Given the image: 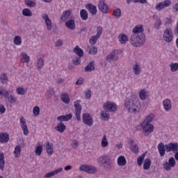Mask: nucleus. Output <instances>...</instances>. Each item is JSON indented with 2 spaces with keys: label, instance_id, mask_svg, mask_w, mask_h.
<instances>
[{
  "label": "nucleus",
  "instance_id": "nucleus-1",
  "mask_svg": "<svg viewBox=\"0 0 178 178\" xmlns=\"http://www.w3.org/2000/svg\"><path fill=\"white\" fill-rule=\"evenodd\" d=\"M124 106L130 113L140 112V100L136 95H131L126 99Z\"/></svg>",
  "mask_w": 178,
  "mask_h": 178
},
{
  "label": "nucleus",
  "instance_id": "nucleus-2",
  "mask_svg": "<svg viewBox=\"0 0 178 178\" xmlns=\"http://www.w3.org/2000/svg\"><path fill=\"white\" fill-rule=\"evenodd\" d=\"M98 165L101 168H104L105 170H112L113 168V162L112 159L108 154H104L100 156L97 161Z\"/></svg>",
  "mask_w": 178,
  "mask_h": 178
},
{
  "label": "nucleus",
  "instance_id": "nucleus-3",
  "mask_svg": "<svg viewBox=\"0 0 178 178\" xmlns=\"http://www.w3.org/2000/svg\"><path fill=\"white\" fill-rule=\"evenodd\" d=\"M129 42L131 45L136 48L143 47V44H145V34H133L129 39Z\"/></svg>",
  "mask_w": 178,
  "mask_h": 178
},
{
  "label": "nucleus",
  "instance_id": "nucleus-4",
  "mask_svg": "<svg viewBox=\"0 0 178 178\" xmlns=\"http://www.w3.org/2000/svg\"><path fill=\"white\" fill-rule=\"evenodd\" d=\"M79 170H81V172H86V173H89L90 175H94L98 172L96 167L87 164L81 165L79 167Z\"/></svg>",
  "mask_w": 178,
  "mask_h": 178
},
{
  "label": "nucleus",
  "instance_id": "nucleus-5",
  "mask_svg": "<svg viewBox=\"0 0 178 178\" xmlns=\"http://www.w3.org/2000/svg\"><path fill=\"white\" fill-rule=\"evenodd\" d=\"M97 34L96 35L91 36L89 39V42L91 44V45H95L97 44V41L101 38V35H102V32L104 31V29L101 26H99L97 27Z\"/></svg>",
  "mask_w": 178,
  "mask_h": 178
},
{
  "label": "nucleus",
  "instance_id": "nucleus-6",
  "mask_svg": "<svg viewBox=\"0 0 178 178\" xmlns=\"http://www.w3.org/2000/svg\"><path fill=\"white\" fill-rule=\"evenodd\" d=\"M140 126L143 130L144 136L148 137L151 133H154V130H155V127L152 124H145L141 123Z\"/></svg>",
  "mask_w": 178,
  "mask_h": 178
},
{
  "label": "nucleus",
  "instance_id": "nucleus-7",
  "mask_svg": "<svg viewBox=\"0 0 178 178\" xmlns=\"http://www.w3.org/2000/svg\"><path fill=\"white\" fill-rule=\"evenodd\" d=\"M80 102L81 101L76 100L74 102V109H75V116L77 122H80L81 120V105H80Z\"/></svg>",
  "mask_w": 178,
  "mask_h": 178
},
{
  "label": "nucleus",
  "instance_id": "nucleus-8",
  "mask_svg": "<svg viewBox=\"0 0 178 178\" xmlns=\"http://www.w3.org/2000/svg\"><path fill=\"white\" fill-rule=\"evenodd\" d=\"M172 5V1L171 0H165L163 1H161L156 4L155 9L156 10H163V9H166V8H169Z\"/></svg>",
  "mask_w": 178,
  "mask_h": 178
},
{
  "label": "nucleus",
  "instance_id": "nucleus-9",
  "mask_svg": "<svg viewBox=\"0 0 178 178\" xmlns=\"http://www.w3.org/2000/svg\"><path fill=\"white\" fill-rule=\"evenodd\" d=\"M106 60L108 62H116L119 60V50H113L108 55L106 56Z\"/></svg>",
  "mask_w": 178,
  "mask_h": 178
},
{
  "label": "nucleus",
  "instance_id": "nucleus-10",
  "mask_svg": "<svg viewBox=\"0 0 178 178\" xmlns=\"http://www.w3.org/2000/svg\"><path fill=\"white\" fill-rule=\"evenodd\" d=\"M104 109L107 112H116L118 111V105L112 102H107L104 106Z\"/></svg>",
  "mask_w": 178,
  "mask_h": 178
},
{
  "label": "nucleus",
  "instance_id": "nucleus-11",
  "mask_svg": "<svg viewBox=\"0 0 178 178\" xmlns=\"http://www.w3.org/2000/svg\"><path fill=\"white\" fill-rule=\"evenodd\" d=\"M163 166L165 170H170L172 168H175L176 166V160L175 158L170 157L168 160V162L166 161L163 163Z\"/></svg>",
  "mask_w": 178,
  "mask_h": 178
},
{
  "label": "nucleus",
  "instance_id": "nucleus-12",
  "mask_svg": "<svg viewBox=\"0 0 178 178\" xmlns=\"http://www.w3.org/2000/svg\"><path fill=\"white\" fill-rule=\"evenodd\" d=\"M163 40L166 42H172L173 40V32L172 31V29H167L164 31Z\"/></svg>",
  "mask_w": 178,
  "mask_h": 178
},
{
  "label": "nucleus",
  "instance_id": "nucleus-13",
  "mask_svg": "<svg viewBox=\"0 0 178 178\" xmlns=\"http://www.w3.org/2000/svg\"><path fill=\"white\" fill-rule=\"evenodd\" d=\"M83 122L86 126L91 127L94 124V120L90 113H84L83 114Z\"/></svg>",
  "mask_w": 178,
  "mask_h": 178
},
{
  "label": "nucleus",
  "instance_id": "nucleus-14",
  "mask_svg": "<svg viewBox=\"0 0 178 178\" xmlns=\"http://www.w3.org/2000/svg\"><path fill=\"white\" fill-rule=\"evenodd\" d=\"M166 152H177L178 151V143H170L165 145Z\"/></svg>",
  "mask_w": 178,
  "mask_h": 178
},
{
  "label": "nucleus",
  "instance_id": "nucleus-15",
  "mask_svg": "<svg viewBox=\"0 0 178 178\" xmlns=\"http://www.w3.org/2000/svg\"><path fill=\"white\" fill-rule=\"evenodd\" d=\"M98 8L100 11H102V13H108L109 12V7H108V5L106 3H105V1L100 0L98 4Z\"/></svg>",
  "mask_w": 178,
  "mask_h": 178
},
{
  "label": "nucleus",
  "instance_id": "nucleus-16",
  "mask_svg": "<svg viewBox=\"0 0 178 178\" xmlns=\"http://www.w3.org/2000/svg\"><path fill=\"white\" fill-rule=\"evenodd\" d=\"M19 122L21 124V128L23 130L24 136H29V127H27V124L26 123V119H24V117H21L19 118Z\"/></svg>",
  "mask_w": 178,
  "mask_h": 178
},
{
  "label": "nucleus",
  "instance_id": "nucleus-17",
  "mask_svg": "<svg viewBox=\"0 0 178 178\" xmlns=\"http://www.w3.org/2000/svg\"><path fill=\"white\" fill-rule=\"evenodd\" d=\"M42 18L43 20H44L47 26V30H52V22H51V19H49V17H48V15L47 13L42 15Z\"/></svg>",
  "mask_w": 178,
  "mask_h": 178
},
{
  "label": "nucleus",
  "instance_id": "nucleus-18",
  "mask_svg": "<svg viewBox=\"0 0 178 178\" xmlns=\"http://www.w3.org/2000/svg\"><path fill=\"white\" fill-rule=\"evenodd\" d=\"M86 9L91 13L92 16H95L97 15V6L92 4V3H88L86 5Z\"/></svg>",
  "mask_w": 178,
  "mask_h": 178
},
{
  "label": "nucleus",
  "instance_id": "nucleus-19",
  "mask_svg": "<svg viewBox=\"0 0 178 178\" xmlns=\"http://www.w3.org/2000/svg\"><path fill=\"white\" fill-rule=\"evenodd\" d=\"M73 118V114L70 113L65 115H60L57 118L58 122H69Z\"/></svg>",
  "mask_w": 178,
  "mask_h": 178
},
{
  "label": "nucleus",
  "instance_id": "nucleus-20",
  "mask_svg": "<svg viewBox=\"0 0 178 178\" xmlns=\"http://www.w3.org/2000/svg\"><path fill=\"white\" fill-rule=\"evenodd\" d=\"M63 168H59L54 171L47 173L46 175H44V177L45 178L54 177V176L60 173V172H63Z\"/></svg>",
  "mask_w": 178,
  "mask_h": 178
},
{
  "label": "nucleus",
  "instance_id": "nucleus-21",
  "mask_svg": "<svg viewBox=\"0 0 178 178\" xmlns=\"http://www.w3.org/2000/svg\"><path fill=\"white\" fill-rule=\"evenodd\" d=\"M163 108L166 112H169L172 109V102L169 99H165L163 102Z\"/></svg>",
  "mask_w": 178,
  "mask_h": 178
},
{
  "label": "nucleus",
  "instance_id": "nucleus-22",
  "mask_svg": "<svg viewBox=\"0 0 178 178\" xmlns=\"http://www.w3.org/2000/svg\"><path fill=\"white\" fill-rule=\"evenodd\" d=\"M5 98L10 102V104H15V102H17V97L9 95V92L7 90V93L4 95Z\"/></svg>",
  "mask_w": 178,
  "mask_h": 178
},
{
  "label": "nucleus",
  "instance_id": "nucleus-23",
  "mask_svg": "<svg viewBox=\"0 0 178 178\" xmlns=\"http://www.w3.org/2000/svg\"><path fill=\"white\" fill-rule=\"evenodd\" d=\"M157 148L159 149L160 156H165V154L166 152V149L165 148H166V145H165L163 143H160L158 145Z\"/></svg>",
  "mask_w": 178,
  "mask_h": 178
},
{
  "label": "nucleus",
  "instance_id": "nucleus-24",
  "mask_svg": "<svg viewBox=\"0 0 178 178\" xmlns=\"http://www.w3.org/2000/svg\"><path fill=\"white\" fill-rule=\"evenodd\" d=\"M143 25H137L136 26L133 30H132V33H134V34H136V35L138 34H144V29L143 28Z\"/></svg>",
  "mask_w": 178,
  "mask_h": 178
},
{
  "label": "nucleus",
  "instance_id": "nucleus-25",
  "mask_svg": "<svg viewBox=\"0 0 178 178\" xmlns=\"http://www.w3.org/2000/svg\"><path fill=\"white\" fill-rule=\"evenodd\" d=\"M9 141V134L1 133L0 134V143L1 144H6Z\"/></svg>",
  "mask_w": 178,
  "mask_h": 178
},
{
  "label": "nucleus",
  "instance_id": "nucleus-26",
  "mask_svg": "<svg viewBox=\"0 0 178 178\" xmlns=\"http://www.w3.org/2000/svg\"><path fill=\"white\" fill-rule=\"evenodd\" d=\"M55 130L59 133H63L66 130V125L62 122H60L56 127H55Z\"/></svg>",
  "mask_w": 178,
  "mask_h": 178
},
{
  "label": "nucleus",
  "instance_id": "nucleus-27",
  "mask_svg": "<svg viewBox=\"0 0 178 178\" xmlns=\"http://www.w3.org/2000/svg\"><path fill=\"white\" fill-rule=\"evenodd\" d=\"M46 149L49 156H51L54 154V144L47 143Z\"/></svg>",
  "mask_w": 178,
  "mask_h": 178
},
{
  "label": "nucleus",
  "instance_id": "nucleus-28",
  "mask_svg": "<svg viewBox=\"0 0 178 178\" xmlns=\"http://www.w3.org/2000/svg\"><path fill=\"white\" fill-rule=\"evenodd\" d=\"M65 26L70 29V30H74V29H76V22H74V19H70L66 22Z\"/></svg>",
  "mask_w": 178,
  "mask_h": 178
},
{
  "label": "nucleus",
  "instance_id": "nucleus-29",
  "mask_svg": "<svg viewBox=\"0 0 178 178\" xmlns=\"http://www.w3.org/2000/svg\"><path fill=\"white\" fill-rule=\"evenodd\" d=\"M118 40L120 44H126L129 41V37L126 34L121 33L118 36Z\"/></svg>",
  "mask_w": 178,
  "mask_h": 178
},
{
  "label": "nucleus",
  "instance_id": "nucleus-30",
  "mask_svg": "<svg viewBox=\"0 0 178 178\" xmlns=\"http://www.w3.org/2000/svg\"><path fill=\"white\" fill-rule=\"evenodd\" d=\"M133 72L134 74L138 76V74H141V67L138 63H136L133 65Z\"/></svg>",
  "mask_w": 178,
  "mask_h": 178
},
{
  "label": "nucleus",
  "instance_id": "nucleus-31",
  "mask_svg": "<svg viewBox=\"0 0 178 178\" xmlns=\"http://www.w3.org/2000/svg\"><path fill=\"white\" fill-rule=\"evenodd\" d=\"M126 158L124 156H120L118 159V165L119 166H126Z\"/></svg>",
  "mask_w": 178,
  "mask_h": 178
},
{
  "label": "nucleus",
  "instance_id": "nucleus-32",
  "mask_svg": "<svg viewBox=\"0 0 178 178\" xmlns=\"http://www.w3.org/2000/svg\"><path fill=\"white\" fill-rule=\"evenodd\" d=\"M80 17L82 20H88V12L86 10L82 9L80 11Z\"/></svg>",
  "mask_w": 178,
  "mask_h": 178
},
{
  "label": "nucleus",
  "instance_id": "nucleus-33",
  "mask_svg": "<svg viewBox=\"0 0 178 178\" xmlns=\"http://www.w3.org/2000/svg\"><path fill=\"white\" fill-rule=\"evenodd\" d=\"M95 70V66L94 65V61L90 62L86 67L85 72H92Z\"/></svg>",
  "mask_w": 178,
  "mask_h": 178
},
{
  "label": "nucleus",
  "instance_id": "nucleus-34",
  "mask_svg": "<svg viewBox=\"0 0 178 178\" xmlns=\"http://www.w3.org/2000/svg\"><path fill=\"white\" fill-rule=\"evenodd\" d=\"M74 52H75V54L80 58L84 55V51H83V49H81L79 46L75 47Z\"/></svg>",
  "mask_w": 178,
  "mask_h": 178
},
{
  "label": "nucleus",
  "instance_id": "nucleus-35",
  "mask_svg": "<svg viewBox=\"0 0 178 178\" xmlns=\"http://www.w3.org/2000/svg\"><path fill=\"white\" fill-rule=\"evenodd\" d=\"M60 98L61 101H63V102H65V104L70 103V99L69 98V95H67V93L62 94Z\"/></svg>",
  "mask_w": 178,
  "mask_h": 178
},
{
  "label": "nucleus",
  "instance_id": "nucleus-36",
  "mask_svg": "<svg viewBox=\"0 0 178 178\" xmlns=\"http://www.w3.org/2000/svg\"><path fill=\"white\" fill-rule=\"evenodd\" d=\"M139 98L142 101H145V99H147V91H145V90L142 89L139 91Z\"/></svg>",
  "mask_w": 178,
  "mask_h": 178
},
{
  "label": "nucleus",
  "instance_id": "nucleus-37",
  "mask_svg": "<svg viewBox=\"0 0 178 178\" xmlns=\"http://www.w3.org/2000/svg\"><path fill=\"white\" fill-rule=\"evenodd\" d=\"M5 168V154L0 153V169L2 170Z\"/></svg>",
  "mask_w": 178,
  "mask_h": 178
},
{
  "label": "nucleus",
  "instance_id": "nucleus-38",
  "mask_svg": "<svg viewBox=\"0 0 178 178\" xmlns=\"http://www.w3.org/2000/svg\"><path fill=\"white\" fill-rule=\"evenodd\" d=\"M151 168V159H146L143 163V169L144 170H148Z\"/></svg>",
  "mask_w": 178,
  "mask_h": 178
},
{
  "label": "nucleus",
  "instance_id": "nucleus-39",
  "mask_svg": "<svg viewBox=\"0 0 178 178\" xmlns=\"http://www.w3.org/2000/svg\"><path fill=\"white\" fill-rule=\"evenodd\" d=\"M22 63H29L30 62V56L26 53L22 54Z\"/></svg>",
  "mask_w": 178,
  "mask_h": 178
},
{
  "label": "nucleus",
  "instance_id": "nucleus-40",
  "mask_svg": "<svg viewBox=\"0 0 178 178\" xmlns=\"http://www.w3.org/2000/svg\"><path fill=\"white\" fill-rule=\"evenodd\" d=\"M21 152H22V146L20 145L16 146L14 151L15 158H19V156H20Z\"/></svg>",
  "mask_w": 178,
  "mask_h": 178
},
{
  "label": "nucleus",
  "instance_id": "nucleus-41",
  "mask_svg": "<svg viewBox=\"0 0 178 178\" xmlns=\"http://www.w3.org/2000/svg\"><path fill=\"white\" fill-rule=\"evenodd\" d=\"M154 120V114H149L142 123L151 124V122Z\"/></svg>",
  "mask_w": 178,
  "mask_h": 178
},
{
  "label": "nucleus",
  "instance_id": "nucleus-42",
  "mask_svg": "<svg viewBox=\"0 0 178 178\" xmlns=\"http://www.w3.org/2000/svg\"><path fill=\"white\" fill-rule=\"evenodd\" d=\"M44 59H42V58H40L39 59H38L36 63V67H38V69H42V67H44Z\"/></svg>",
  "mask_w": 178,
  "mask_h": 178
},
{
  "label": "nucleus",
  "instance_id": "nucleus-43",
  "mask_svg": "<svg viewBox=\"0 0 178 178\" xmlns=\"http://www.w3.org/2000/svg\"><path fill=\"white\" fill-rule=\"evenodd\" d=\"M70 13H71L70 10L64 11L60 17L61 20H63V22H65V20H66V19H67V17L70 16Z\"/></svg>",
  "mask_w": 178,
  "mask_h": 178
},
{
  "label": "nucleus",
  "instance_id": "nucleus-44",
  "mask_svg": "<svg viewBox=\"0 0 178 178\" xmlns=\"http://www.w3.org/2000/svg\"><path fill=\"white\" fill-rule=\"evenodd\" d=\"M0 81L2 84H6V83H8V76H6V74L3 73L0 75Z\"/></svg>",
  "mask_w": 178,
  "mask_h": 178
},
{
  "label": "nucleus",
  "instance_id": "nucleus-45",
  "mask_svg": "<svg viewBox=\"0 0 178 178\" xmlns=\"http://www.w3.org/2000/svg\"><path fill=\"white\" fill-rule=\"evenodd\" d=\"M102 147L103 148H105L109 145V143H108V140L106 139V135H104L103 138L102 139V143H101Z\"/></svg>",
  "mask_w": 178,
  "mask_h": 178
},
{
  "label": "nucleus",
  "instance_id": "nucleus-46",
  "mask_svg": "<svg viewBox=\"0 0 178 178\" xmlns=\"http://www.w3.org/2000/svg\"><path fill=\"white\" fill-rule=\"evenodd\" d=\"M170 70L172 72H177L178 70V63H172L170 65Z\"/></svg>",
  "mask_w": 178,
  "mask_h": 178
},
{
  "label": "nucleus",
  "instance_id": "nucleus-47",
  "mask_svg": "<svg viewBox=\"0 0 178 178\" xmlns=\"http://www.w3.org/2000/svg\"><path fill=\"white\" fill-rule=\"evenodd\" d=\"M22 15L24 16H26L27 17H29L30 16H33V13H31V10L29 8H25L22 10Z\"/></svg>",
  "mask_w": 178,
  "mask_h": 178
},
{
  "label": "nucleus",
  "instance_id": "nucleus-48",
  "mask_svg": "<svg viewBox=\"0 0 178 178\" xmlns=\"http://www.w3.org/2000/svg\"><path fill=\"white\" fill-rule=\"evenodd\" d=\"M88 51L90 55H97V54H98V49L95 47L92 48L88 47Z\"/></svg>",
  "mask_w": 178,
  "mask_h": 178
},
{
  "label": "nucleus",
  "instance_id": "nucleus-49",
  "mask_svg": "<svg viewBox=\"0 0 178 178\" xmlns=\"http://www.w3.org/2000/svg\"><path fill=\"white\" fill-rule=\"evenodd\" d=\"M13 42L15 45H22V38L19 35L15 36Z\"/></svg>",
  "mask_w": 178,
  "mask_h": 178
},
{
  "label": "nucleus",
  "instance_id": "nucleus-50",
  "mask_svg": "<svg viewBox=\"0 0 178 178\" xmlns=\"http://www.w3.org/2000/svg\"><path fill=\"white\" fill-rule=\"evenodd\" d=\"M144 158H145V154H143L137 159V163L138 166H141L143 165V161H144Z\"/></svg>",
  "mask_w": 178,
  "mask_h": 178
},
{
  "label": "nucleus",
  "instance_id": "nucleus-51",
  "mask_svg": "<svg viewBox=\"0 0 178 178\" xmlns=\"http://www.w3.org/2000/svg\"><path fill=\"white\" fill-rule=\"evenodd\" d=\"M107 111H101V116L104 120H109V113H106Z\"/></svg>",
  "mask_w": 178,
  "mask_h": 178
},
{
  "label": "nucleus",
  "instance_id": "nucleus-52",
  "mask_svg": "<svg viewBox=\"0 0 178 178\" xmlns=\"http://www.w3.org/2000/svg\"><path fill=\"white\" fill-rule=\"evenodd\" d=\"M131 151H132V152H134V154H138V146H137L136 144H132L131 145Z\"/></svg>",
  "mask_w": 178,
  "mask_h": 178
},
{
  "label": "nucleus",
  "instance_id": "nucleus-53",
  "mask_svg": "<svg viewBox=\"0 0 178 178\" xmlns=\"http://www.w3.org/2000/svg\"><path fill=\"white\" fill-rule=\"evenodd\" d=\"M113 15L115 17H120L122 16V10L120 8H116L113 10Z\"/></svg>",
  "mask_w": 178,
  "mask_h": 178
},
{
  "label": "nucleus",
  "instance_id": "nucleus-54",
  "mask_svg": "<svg viewBox=\"0 0 178 178\" xmlns=\"http://www.w3.org/2000/svg\"><path fill=\"white\" fill-rule=\"evenodd\" d=\"M33 113L34 116H38L40 115V107L36 106L33 109Z\"/></svg>",
  "mask_w": 178,
  "mask_h": 178
},
{
  "label": "nucleus",
  "instance_id": "nucleus-55",
  "mask_svg": "<svg viewBox=\"0 0 178 178\" xmlns=\"http://www.w3.org/2000/svg\"><path fill=\"white\" fill-rule=\"evenodd\" d=\"M36 155H41L42 152V145H38L36 147V149L35 151Z\"/></svg>",
  "mask_w": 178,
  "mask_h": 178
},
{
  "label": "nucleus",
  "instance_id": "nucleus-56",
  "mask_svg": "<svg viewBox=\"0 0 178 178\" xmlns=\"http://www.w3.org/2000/svg\"><path fill=\"white\" fill-rule=\"evenodd\" d=\"M25 3L29 6V8H34L35 6V3L33 2L32 1L30 0H26Z\"/></svg>",
  "mask_w": 178,
  "mask_h": 178
},
{
  "label": "nucleus",
  "instance_id": "nucleus-57",
  "mask_svg": "<svg viewBox=\"0 0 178 178\" xmlns=\"http://www.w3.org/2000/svg\"><path fill=\"white\" fill-rule=\"evenodd\" d=\"M17 92L19 95H24V94L26 93V92L24 91V89L20 87L17 88Z\"/></svg>",
  "mask_w": 178,
  "mask_h": 178
},
{
  "label": "nucleus",
  "instance_id": "nucleus-58",
  "mask_svg": "<svg viewBox=\"0 0 178 178\" xmlns=\"http://www.w3.org/2000/svg\"><path fill=\"white\" fill-rule=\"evenodd\" d=\"M161 24H162V21L161 19H157L154 26L157 30H159V29H161Z\"/></svg>",
  "mask_w": 178,
  "mask_h": 178
},
{
  "label": "nucleus",
  "instance_id": "nucleus-59",
  "mask_svg": "<svg viewBox=\"0 0 178 178\" xmlns=\"http://www.w3.org/2000/svg\"><path fill=\"white\" fill-rule=\"evenodd\" d=\"M8 94V90H4L3 87L0 86V95L5 97Z\"/></svg>",
  "mask_w": 178,
  "mask_h": 178
},
{
  "label": "nucleus",
  "instance_id": "nucleus-60",
  "mask_svg": "<svg viewBox=\"0 0 178 178\" xmlns=\"http://www.w3.org/2000/svg\"><path fill=\"white\" fill-rule=\"evenodd\" d=\"M72 147L74 149H76L79 147V142L76 140H74L72 143Z\"/></svg>",
  "mask_w": 178,
  "mask_h": 178
},
{
  "label": "nucleus",
  "instance_id": "nucleus-61",
  "mask_svg": "<svg viewBox=\"0 0 178 178\" xmlns=\"http://www.w3.org/2000/svg\"><path fill=\"white\" fill-rule=\"evenodd\" d=\"M81 61L80 60V58H75L74 59H73V60H72V63L74 64V65H75V66H77V65H80V63H81Z\"/></svg>",
  "mask_w": 178,
  "mask_h": 178
},
{
  "label": "nucleus",
  "instance_id": "nucleus-62",
  "mask_svg": "<svg viewBox=\"0 0 178 178\" xmlns=\"http://www.w3.org/2000/svg\"><path fill=\"white\" fill-rule=\"evenodd\" d=\"M83 83H84V79L83 78H79L76 82V86H81V84H83Z\"/></svg>",
  "mask_w": 178,
  "mask_h": 178
},
{
  "label": "nucleus",
  "instance_id": "nucleus-63",
  "mask_svg": "<svg viewBox=\"0 0 178 178\" xmlns=\"http://www.w3.org/2000/svg\"><path fill=\"white\" fill-rule=\"evenodd\" d=\"M6 112V108H5V106L0 104V113L2 115Z\"/></svg>",
  "mask_w": 178,
  "mask_h": 178
},
{
  "label": "nucleus",
  "instance_id": "nucleus-64",
  "mask_svg": "<svg viewBox=\"0 0 178 178\" xmlns=\"http://www.w3.org/2000/svg\"><path fill=\"white\" fill-rule=\"evenodd\" d=\"M91 98V90H88L86 92V99H90Z\"/></svg>",
  "mask_w": 178,
  "mask_h": 178
}]
</instances>
